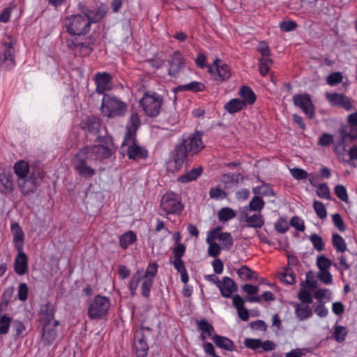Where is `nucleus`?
I'll use <instances>...</instances> for the list:
<instances>
[{
	"label": "nucleus",
	"instance_id": "nucleus-1",
	"mask_svg": "<svg viewBox=\"0 0 357 357\" xmlns=\"http://www.w3.org/2000/svg\"><path fill=\"white\" fill-rule=\"evenodd\" d=\"M92 21L87 15H73L65 18L63 26L68 36L63 44L75 56L84 57L93 50L95 40L86 36L90 31Z\"/></svg>",
	"mask_w": 357,
	"mask_h": 357
},
{
	"label": "nucleus",
	"instance_id": "nucleus-2",
	"mask_svg": "<svg viewBox=\"0 0 357 357\" xmlns=\"http://www.w3.org/2000/svg\"><path fill=\"white\" fill-rule=\"evenodd\" d=\"M204 148V144L202 139V133L199 131H195L183 139L182 143L176 144L172 152V158L176 169H179L182 167L188 155H194Z\"/></svg>",
	"mask_w": 357,
	"mask_h": 357
},
{
	"label": "nucleus",
	"instance_id": "nucleus-3",
	"mask_svg": "<svg viewBox=\"0 0 357 357\" xmlns=\"http://www.w3.org/2000/svg\"><path fill=\"white\" fill-rule=\"evenodd\" d=\"M96 141L100 144L85 146L82 149L91 157V160L96 161L109 158L116 151L112 138L108 136H99Z\"/></svg>",
	"mask_w": 357,
	"mask_h": 357
},
{
	"label": "nucleus",
	"instance_id": "nucleus-4",
	"mask_svg": "<svg viewBox=\"0 0 357 357\" xmlns=\"http://www.w3.org/2000/svg\"><path fill=\"white\" fill-rule=\"evenodd\" d=\"M162 102V96L155 91L145 92L139 100L144 113L151 117H155L160 114Z\"/></svg>",
	"mask_w": 357,
	"mask_h": 357
},
{
	"label": "nucleus",
	"instance_id": "nucleus-5",
	"mask_svg": "<svg viewBox=\"0 0 357 357\" xmlns=\"http://www.w3.org/2000/svg\"><path fill=\"white\" fill-rule=\"evenodd\" d=\"M102 109L109 118L123 116L127 110V105L114 96L105 94L102 100Z\"/></svg>",
	"mask_w": 357,
	"mask_h": 357
},
{
	"label": "nucleus",
	"instance_id": "nucleus-6",
	"mask_svg": "<svg viewBox=\"0 0 357 357\" xmlns=\"http://www.w3.org/2000/svg\"><path fill=\"white\" fill-rule=\"evenodd\" d=\"M110 305L109 298L96 295L89 302L87 314L91 319H100L107 314Z\"/></svg>",
	"mask_w": 357,
	"mask_h": 357
},
{
	"label": "nucleus",
	"instance_id": "nucleus-7",
	"mask_svg": "<svg viewBox=\"0 0 357 357\" xmlns=\"http://www.w3.org/2000/svg\"><path fill=\"white\" fill-rule=\"evenodd\" d=\"M160 208L166 216L171 214L179 215L183 211V206L176 194L168 192L161 199Z\"/></svg>",
	"mask_w": 357,
	"mask_h": 357
},
{
	"label": "nucleus",
	"instance_id": "nucleus-8",
	"mask_svg": "<svg viewBox=\"0 0 357 357\" xmlns=\"http://www.w3.org/2000/svg\"><path fill=\"white\" fill-rule=\"evenodd\" d=\"M88 160H91V158L82 148L79 150L73 160L76 172L84 178L91 177L96 173L95 169L87 165Z\"/></svg>",
	"mask_w": 357,
	"mask_h": 357
},
{
	"label": "nucleus",
	"instance_id": "nucleus-9",
	"mask_svg": "<svg viewBox=\"0 0 357 357\" xmlns=\"http://www.w3.org/2000/svg\"><path fill=\"white\" fill-rule=\"evenodd\" d=\"M43 175L39 171H32L29 177L17 181L21 193L24 196L33 195L40 185Z\"/></svg>",
	"mask_w": 357,
	"mask_h": 357
},
{
	"label": "nucleus",
	"instance_id": "nucleus-10",
	"mask_svg": "<svg viewBox=\"0 0 357 357\" xmlns=\"http://www.w3.org/2000/svg\"><path fill=\"white\" fill-rule=\"evenodd\" d=\"M9 41H3V52L0 54V68L10 70L15 66L14 40L8 37Z\"/></svg>",
	"mask_w": 357,
	"mask_h": 357
},
{
	"label": "nucleus",
	"instance_id": "nucleus-11",
	"mask_svg": "<svg viewBox=\"0 0 357 357\" xmlns=\"http://www.w3.org/2000/svg\"><path fill=\"white\" fill-rule=\"evenodd\" d=\"M292 100L294 105L301 109L308 119H312L314 118L316 107L310 94L307 93L295 94Z\"/></svg>",
	"mask_w": 357,
	"mask_h": 357
},
{
	"label": "nucleus",
	"instance_id": "nucleus-12",
	"mask_svg": "<svg viewBox=\"0 0 357 357\" xmlns=\"http://www.w3.org/2000/svg\"><path fill=\"white\" fill-rule=\"evenodd\" d=\"M122 147L127 146V155L130 159H145L148 157V151L137 144L136 137L123 138Z\"/></svg>",
	"mask_w": 357,
	"mask_h": 357
},
{
	"label": "nucleus",
	"instance_id": "nucleus-13",
	"mask_svg": "<svg viewBox=\"0 0 357 357\" xmlns=\"http://www.w3.org/2000/svg\"><path fill=\"white\" fill-rule=\"evenodd\" d=\"M213 66L215 70H213L211 65H208V73L213 75L214 80L222 82L231 77L230 68L222 60L218 58L215 59L213 61Z\"/></svg>",
	"mask_w": 357,
	"mask_h": 357
},
{
	"label": "nucleus",
	"instance_id": "nucleus-14",
	"mask_svg": "<svg viewBox=\"0 0 357 357\" xmlns=\"http://www.w3.org/2000/svg\"><path fill=\"white\" fill-rule=\"evenodd\" d=\"M243 344L245 347L255 351L258 353H261L262 351H271L275 349V344L271 340H266L262 342L260 339H255V338H245L244 340Z\"/></svg>",
	"mask_w": 357,
	"mask_h": 357
},
{
	"label": "nucleus",
	"instance_id": "nucleus-15",
	"mask_svg": "<svg viewBox=\"0 0 357 357\" xmlns=\"http://www.w3.org/2000/svg\"><path fill=\"white\" fill-rule=\"evenodd\" d=\"M134 347L137 357H146L149 351V346L145 340L143 328L136 329L134 334Z\"/></svg>",
	"mask_w": 357,
	"mask_h": 357
},
{
	"label": "nucleus",
	"instance_id": "nucleus-16",
	"mask_svg": "<svg viewBox=\"0 0 357 357\" xmlns=\"http://www.w3.org/2000/svg\"><path fill=\"white\" fill-rule=\"evenodd\" d=\"M59 325L58 320H54L52 324H43L41 335L43 345L50 346L53 344L57 336L56 328Z\"/></svg>",
	"mask_w": 357,
	"mask_h": 357
},
{
	"label": "nucleus",
	"instance_id": "nucleus-17",
	"mask_svg": "<svg viewBox=\"0 0 357 357\" xmlns=\"http://www.w3.org/2000/svg\"><path fill=\"white\" fill-rule=\"evenodd\" d=\"M186 247L184 244L176 245L172 249L173 259L170 260L174 268L177 272H181L186 270L184 261L182 258L185 255Z\"/></svg>",
	"mask_w": 357,
	"mask_h": 357
},
{
	"label": "nucleus",
	"instance_id": "nucleus-18",
	"mask_svg": "<svg viewBox=\"0 0 357 357\" xmlns=\"http://www.w3.org/2000/svg\"><path fill=\"white\" fill-rule=\"evenodd\" d=\"M326 97L331 106L342 107L347 111H350L353 107L350 99L344 94L326 93Z\"/></svg>",
	"mask_w": 357,
	"mask_h": 357
},
{
	"label": "nucleus",
	"instance_id": "nucleus-19",
	"mask_svg": "<svg viewBox=\"0 0 357 357\" xmlns=\"http://www.w3.org/2000/svg\"><path fill=\"white\" fill-rule=\"evenodd\" d=\"M217 287L219 289L222 296L227 298H231L233 293L238 290L236 283L227 276L224 277L222 281L217 282Z\"/></svg>",
	"mask_w": 357,
	"mask_h": 357
},
{
	"label": "nucleus",
	"instance_id": "nucleus-20",
	"mask_svg": "<svg viewBox=\"0 0 357 357\" xmlns=\"http://www.w3.org/2000/svg\"><path fill=\"white\" fill-rule=\"evenodd\" d=\"M112 76L106 72L97 73L95 74L94 80L96 86V91L99 94L104 93L111 89L110 85Z\"/></svg>",
	"mask_w": 357,
	"mask_h": 357
},
{
	"label": "nucleus",
	"instance_id": "nucleus-21",
	"mask_svg": "<svg viewBox=\"0 0 357 357\" xmlns=\"http://www.w3.org/2000/svg\"><path fill=\"white\" fill-rule=\"evenodd\" d=\"M169 75L172 77H176L184 66V59L180 51H175L168 60Z\"/></svg>",
	"mask_w": 357,
	"mask_h": 357
},
{
	"label": "nucleus",
	"instance_id": "nucleus-22",
	"mask_svg": "<svg viewBox=\"0 0 357 357\" xmlns=\"http://www.w3.org/2000/svg\"><path fill=\"white\" fill-rule=\"evenodd\" d=\"M55 308L50 303L42 305L38 312V321L43 324H52L54 319Z\"/></svg>",
	"mask_w": 357,
	"mask_h": 357
},
{
	"label": "nucleus",
	"instance_id": "nucleus-23",
	"mask_svg": "<svg viewBox=\"0 0 357 357\" xmlns=\"http://www.w3.org/2000/svg\"><path fill=\"white\" fill-rule=\"evenodd\" d=\"M15 188L12 175L3 171L0 174V193L4 195L11 194Z\"/></svg>",
	"mask_w": 357,
	"mask_h": 357
},
{
	"label": "nucleus",
	"instance_id": "nucleus-24",
	"mask_svg": "<svg viewBox=\"0 0 357 357\" xmlns=\"http://www.w3.org/2000/svg\"><path fill=\"white\" fill-rule=\"evenodd\" d=\"M13 170L17 177V181L29 177L32 171H36V169L31 170L29 163L24 160L16 162L13 166Z\"/></svg>",
	"mask_w": 357,
	"mask_h": 357
},
{
	"label": "nucleus",
	"instance_id": "nucleus-25",
	"mask_svg": "<svg viewBox=\"0 0 357 357\" xmlns=\"http://www.w3.org/2000/svg\"><path fill=\"white\" fill-rule=\"evenodd\" d=\"M18 254L15 259V271L19 275H24L28 271V259L26 255L23 252V250H17Z\"/></svg>",
	"mask_w": 357,
	"mask_h": 357
},
{
	"label": "nucleus",
	"instance_id": "nucleus-26",
	"mask_svg": "<svg viewBox=\"0 0 357 357\" xmlns=\"http://www.w3.org/2000/svg\"><path fill=\"white\" fill-rule=\"evenodd\" d=\"M82 128L89 134L96 135L100 128V119L95 116H89L82 122Z\"/></svg>",
	"mask_w": 357,
	"mask_h": 357
},
{
	"label": "nucleus",
	"instance_id": "nucleus-27",
	"mask_svg": "<svg viewBox=\"0 0 357 357\" xmlns=\"http://www.w3.org/2000/svg\"><path fill=\"white\" fill-rule=\"evenodd\" d=\"M141 125L140 119L137 113H132L126 126L124 138L136 137V132Z\"/></svg>",
	"mask_w": 357,
	"mask_h": 357
},
{
	"label": "nucleus",
	"instance_id": "nucleus-28",
	"mask_svg": "<svg viewBox=\"0 0 357 357\" xmlns=\"http://www.w3.org/2000/svg\"><path fill=\"white\" fill-rule=\"evenodd\" d=\"M10 230L13 236V241L17 250H23V243L24 240V232L17 222H13L10 225Z\"/></svg>",
	"mask_w": 357,
	"mask_h": 357
},
{
	"label": "nucleus",
	"instance_id": "nucleus-29",
	"mask_svg": "<svg viewBox=\"0 0 357 357\" xmlns=\"http://www.w3.org/2000/svg\"><path fill=\"white\" fill-rule=\"evenodd\" d=\"M197 324L198 329L202 332L200 339L202 341H205L207 337L212 339V337L215 335L214 327L206 319H201Z\"/></svg>",
	"mask_w": 357,
	"mask_h": 357
},
{
	"label": "nucleus",
	"instance_id": "nucleus-30",
	"mask_svg": "<svg viewBox=\"0 0 357 357\" xmlns=\"http://www.w3.org/2000/svg\"><path fill=\"white\" fill-rule=\"evenodd\" d=\"M212 340L218 348L228 351H234L236 349L234 342L227 337L215 335L212 337Z\"/></svg>",
	"mask_w": 357,
	"mask_h": 357
},
{
	"label": "nucleus",
	"instance_id": "nucleus-31",
	"mask_svg": "<svg viewBox=\"0 0 357 357\" xmlns=\"http://www.w3.org/2000/svg\"><path fill=\"white\" fill-rule=\"evenodd\" d=\"M238 95L242 98L241 101L245 102V106L246 105H253L257 99V96L252 89L248 86H243L241 87Z\"/></svg>",
	"mask_w": 357,
	"mask_h": 357
},
{
	"label": "nucleus",
	"instance_id": "nucleus-32",
	"mask_svg": "<svg viewBox=\"0 0 357 357\" xmlns=\"http://www.w3.org/2000/svg\"><path fill=\"white\" fill-rule=\"evenodd\" d=\"M294 307L296 317L299 321L307 319L313 314L312 310L308 305L296 303Z\"/></svg>",
	"mask_w": 357,
	"mask_h": 357
},
{
	"label": "nucleus",
	"instance_id": "nucleus-33",
	"mask_svg": "<svg viewBox=\"0 0 357 357\" xmlns=\"http://www.w3.org/2000/svg\"><path fill=\"white\" fill-rule=\"evenodd\" d=\"M246 227L255 229H260L264 225V220L260 213H255L252 215H245Z\"/></svg>",
	"mask_w": 357,
	"mask_h": 357
},
{
	"label": "nucleus",
	"instance_id": "nucleus-34",
	"mask_svg": "<svg viewBox=\"0 0 357 357\" xmlns=\"http://www.w3.org/2000/svg\"><path fill=\"white\" fill-rule=\"evenodd\" d=\"M245 102L239 98H233L227 102L225 106V109L229 114L238 112L244 109Z\"/></svg>",
	"mask_w": 357,
	"mask_h": 357
},
{
	"label": "nucleus",
	"instance_id": "nucleus-35",
	"mask_svg": "<svg viewBox=\"0 0 357 357\" xmlns=\"http://www.w3.org/2000/svg\"><path fill=\"white\" fill-rule=\"evenodd\" d=\"M202 172V167H199L197 168H193L190 171L180 176L178 178V181L183 183H189L190 181L196 180L201 175Z\"/></svg>",
	"mask_w": 357,
	"mask_h": 357
},
{
	"label": "nucleus",
	"instance_id": "nucleus-36",
	"mask_svg": "<svg viewBox=\"0 0 357 357\" xmlns=\"http://www.w3.org/2000/svg\"><path fill=\"white\" fill-rule=\"evenodd\" d=\"M238 277L243 280H257L258 274L247 266H242L237 271Z\"/></svg>",
	"mask_w": 357,
	"mask_h": 357
},
{
	"label": "nucleus",
	"instance_id": "nucleus-37",
	"mask_svg": "<svg viewBox=\"0 0 357 357\" xmlns=\"http://www.w3.org/2000/svg\"><path fill=\"white\" fill-rule=\"evenodd\" d=\"M137 240V236L132 231H128L123 234L119 238V245L121 248L126 250Z\"/></svg>",
	"mask_w": 357,
	"mask_h": 357
},
{
	"label": "nucleus",
	"instance_id": "nucleus-38",
	"mask_svg": "<svg viewBox=\"0 0 357 357\" xmlns=\"http://www.w3.org/2000/svg\"><path fill=\"white\" fill-rule=\"evenodd\" d=\"M181 91H191L194 93L202 92L206 90V86L201 82L193 81L190 83L179 86Z\"/></svg>",
	"mask_w": 357,
	"mask_h": 357
},
{
	"label": "nucleus",
	"instance_id": "nucleus-39",
	"mask_svg": "<svg viewBox=\"0 0 357 357\" xmlns=\"http://www.w3.org/2000/svg\"><path fill=\"white\" fill-rule=\"evenodd\" d=\"M332 244L337 252L343 253L347 249V244L342 236L335 233L332 236Z\"/></svg>",
	"mask_w": 357,
	"mask_h": 357
},
{
	"label": "nucleus",
	"instance_id": "nucleus-40",
	"mask_svg": "<svg viewBox=\"0 0 357 357\" xmlns=\"http://www.w3.org/2000/svg\"><path fill=\"white\" fill-rule=\"evenodd\" d=\"M337 262L333 263V266L337 271H339L342 275L344 271H347L350 268L351 266L347 260V257L342 253L337 257Z\"/></svg>",
	"mask_w": 357,
	"mask_h": 357
},
{
	"label": "nucleus",
	"instance_id": "nucleus-41",
	"mask_svg": "<svg viewBox=\"0 0 357 357\" xmlns=\"http://www.w3.org/2000/svg\"><path fill=\"white\" fill-rule=\"evenodd\" d=\"M252 192L255 195L260 196L261 197V196L274 197L275 195L274 190L268 185H262L254 188Z\"/></svg>",
	"mask_w": 357,
	"mask_h": 357
},
{
	"label": "nucleus",
	"instance_id": "nucleus-42",
	"mask_svg": "<svg viewBox=\"0 0 357 357\" xmlns=\"http://www.w3.org/2000/svg\"><path fill=\"white\" fill-rule=\"evenodd\" d=\"M12 318L7 314L0 316V335H6L10 329Z\"/></svg>",
	"mask_w": 357,
	"mask_h": 357
},
{
	"label": "nucleus",
	"instance_id": "nucleus-43",
	"mask_svg": "<svg viewBox=\"0 0 357 357\" xmlns=\"http://www.w3.org/2000/svg\"><path fill=\"white\" fill-rule=\"evenodd\" d=\"M141 274L142 271L138 270L135 274L132 275L130 279V281L129 282V289L130 291V295L132 296H135L136 294V290L142 278L141 276Z\"/></svg>",
	"mask_w": 357,
	"mask_h": 357
},
{
	"label": "nucleus",
	"instance_id": "nucleus-44",
	"mask_svg": "<svg viewBox=\"0 0 357 357\" xmlns=\"http://www.w3.org/2000/svg\"><path fill=\"white\" fill-rule=\"evenodd\" d=\"M235 211L228 207L221 208L218 212V219L221 222H227L236 217Z\"/></svg>",
	"mask_w": 357,
	"mask_h": 357
},
{
	"label": "nucleus",
	"instance_id": "nucleus-45",
	"mask_svg": "<svg viewBox=\"0 0 357 357\" xmlns=\"http://www.w3.org/2000/svg\"><path fill=\"white\" fill-rule=\"evenodd\" d=\"M264 204L263 199L260 196L255 195L249 203V208L252 211L260 212L263 209Z\"/></svg>",
	"mask_w": 357,
	"mask_h": 357
},
{
	"label": "nucleus",
	"instance_id": "nucleus-46",
	"mask_svg": "<svg viewBox=\"0 0 357 357\" xmlns=\"http://www.w3.org/2000/svg\"><path fill=\"white\" fill-rule=\"evenodd\" d=\"M142 283L141 286L142 295L143 297L146 298H149L150 297L151 289L153 284L154 280L152 279H149L142 277Z\"/></svg>",
	"mask_w": 357,
	"mask_h": 357
},
{
	"label": "nucleus",
	"instance_id": "nucleus-47",
	"mask_svg": "<svg viewBox=\"0 0 357 357\" xmlns=\"http://www.w3.org/2000/svg\"><path fill=\"white\" fill-rule=\"evenodd\" d=\"M332 264V261L325 255H320L317 258V266L319 271H328Z\"/></svg>",
	"mask_w": 357,
	"mask_h": 357
},
{
	"label": "nucleus",
	"instance_id": "nucleus-48",
	"mask_svg": "<svg viewBox=\"0 0 357 357\" xmlns=\"http://www.w3.org/2000/svg\"><path fill=\"white\" fill-rule=\"evenodd\" d=\"M259 61L260 73L262 76H265L270 70V68L273 64V60L268 57H262L260 59Z\"/></svg>",
	"mask_w": 357,
	"mask_h": 357
},
{
	"label": "nucleus",
	"instance_id": "nucleus-49",
	"mask_svg": "<svg viewBox=\"0 0 357 357\" xmlns=\"http://www.w3.org/2000/svg\"><path fill=\"white\" fill-rule=\"evenodd\" d=\"M347 333L348 331L346 327L342 326H335L333 337L337 342H342L345 340Z\"/></svg>",
	"mask_w": 357,
	"mask_h": 357
},
{
	"label": "nucleus",
	"instance_id": "nucleus-50",
	"mask_svg": "<svg viewBox=\"0 0 357 357\" xmlns=\"http://www.w3.org/2000/svg\"><path fill=\"white\" fill-rule=\"evenodd\" d=\"M314 248L319 251H323L324 249V243L322 238L317 234H312L309 237Z\"/></svg>",
	"mask_w": 357,
	"mask_h": 357
},
{
	"label": "nucleus",
	"instance_id": "nucleus-51",
	"mask_svg": "<svg viewBox=\"0 0 357 357\" xmlns=\"http://www.w3.org/2000/svg\"><path fill=\"white\" fill-rule=\"evenodd\" d=\"M158 265L156 262L150 263L147 266L145 273L142 277L154 280V278L158 273Z\"/></svg>",
	"mask_w": 357,
	"mask_h": 357
},
{
	"label": "nucleus",
	"instance_id": "nucleus-52",
	"mask_svg": "<svg viewBox=\"0 0 357 357\" xmlns=\"http://www.w3.org/2000/svg\"><path fill=\"white\" fill-rule=\"evenodd\" d=\"M291 175L296 180H305L308 178V173L301 168L294 167L289 169Z\"/></svg>",
	"mask_w": 357,
	"mask_h": 357
},
{
	"label": "nucleus",
	"instance_id": "nucleus-53",
	"mask_svg": "<svg viewBox=\"0 0 357 357\" xmlns=\"http://www.w3.org/2000/svg\"><path fill=\"white\" fill-rule=\"evenodd\" d=\"M315 314L319 317H325L327 316L328 310L324 305V302L319 301L314 304Z\"/></svg>",
	"mask_w": 357,
	"mask_h": 357
},
{
	"label": "nucleus",
	"instance_id": "nucleus-54",
	"mask_svg": "<svg viewBox=\"0 0 357 357\" xmlns=\"http://www.w3.org/2000/svg\"><path fill=\"white\" fill-rule=\"evenodd\" d=\"M313 207L319 218L324 219L326 218V209L322 202L315 200L313 203Z\"/></svg>",
	"mask_w": 357,
	"mask_h": 357
},
{
	"label": "nucleus",
	"instance_id": "nucleus-55",
	"mask_svg": "<svg viewBox=\"0 0 357 357\" xmlns=\"http://www.w3.org/2000/svg\"><path fill=\"white\" fill-rule=\"evenodd\" d=\"M342 75L340 72L332 73L326 78V82L330 86H335L342 81Z\"/></svg>",
	"mask_w": 357,
	"mask_h": 357
},
{
	"label": "nucleus",
	"instance_id": "nucleus-56",
	"mask_svg": "<svg viewBox=\"0 0 357 357\" xmlns=\"http://www.w3.org/2000/svg\"><path fill=\"white\" fill-rule=\"evenodd\" d=\"M333 143V136L331 134L323 133L318 139L317 144L320 146L326 147Z\"/></svg>",
	"mask_w": 357,
	"mask_h": 357
},
{
	"label": "nucleus",
	"instance_id": "nucleus-57",
	"mask_svg": "<svg viewBox=\"0 0 357 357\" xmlns=\"http://www.w3.org/2000/svg\"><path fill=\"white\" fill-rule=\"evenodd\" d=\"M317 195L319 197L326 199H330L329 188L326 183L320 184L316 190Z\"/></svg>",
	"mask_w": 357,
	"mask_h": 357
},
{
	"label": "nucleus",
	"instance_id": "nucleus-58",
	"mask_svg": "<svg viewBox=\"0 0 357 357\" xmlns=\"http://www.w3.org/2000/svg\"><path fill=\"white\" fill-rule=\"evenodd\" d=\"M220 241L222 242L223 248L225 250H229L234 243L231 235L229 232H223L220 236Z\"/></svg>",
	"mask_w": 357,
	"mask_h": 357
},
{
	"label": "nucleus",
	"instance_id": "nucleus-59",
	"mask_svg": "<svg viewBox=\"0 0 357 357\" xmlns=\"http://www.w3.org/2000/svg\"><path fill=\"white\" fill-rule=\"evenodd\" d=\"M209 196L211 199H223L226 198L227 193L218 187H213L210 189Z\"/></svg>",
	"mask_w": 357,
	"mask_h": 357
},
{
	"label": "nucleus",
	"instance_id": "nucleus-60",
	"mask_svg": "<svg viewBox=\"0 0 357 357\" xmlns=\"http://www.w3.org/2000/svg\"><path fill=\"white\" fill-rule=\"evenodd\" d=\"M335 194L342 201L347 202L348 195L346 188L342 185H337L334 188Z\"/></svg>",
	"mask_w": 357,
	"mask_h": 357
},
{
	"label": "nucleus",
	"instance_id": "nucleus-61",
	"mask_svg": "<svg viewBox=\"0 0 357 357\" xmlns=\"http://www.w3.org/2000/svg\"><path fill=\"white\" fill-rule=\"evenodd\" d=\"M222 228L220 227H217L216 228L211 230L206 238V242H214L215 240L220 238V236L222 234L223 232H221Z\"/></svg>",
	"mask_w": 357,
	"mask_h": 357
},
{
	"label": "nucleus",
	"instance_id": "nucleus-62",
	"mask_svg": "<svg viewBox=\"0 0 357 357\" xmlns=\"http://www.w3.org/2000/svg\"><path fill=\"white\" fill-rule=\"evenodd\" d=\"M281 280L288 284H293L296 282L295 274L291 269H286L282 274Z\"/></svg>",
	"mask_w": 357,
	"mask_h": 357
},
{
	"label": "nucleus",
	"instance_id": "nucleus-63",
	"mask_svg": "<svg viewBox=\"0 0 357 357\" xmlns=\"http://www.w3.org/2000/svg\"><path fill=\"white\" fill-rule=\"evenodd\" d=\"M298 25L296 22L288 20L284 21L280 23V28L282 31L289 32L295 30L297 28Z\"/></svg>",
	"mask_w": 357,
	"mask_h": 357
},
{
	"label": "nucleus",
	"instance_id": "nucleus-64",
	"mask_svg": "<svg viewBox=\"0 0 357 357\" xmlns=\"http://www.w3.org/2000/svg\"><path fill=\"white\" fill-rule=\"evenodd\" d=\"M290 225L299 231L305 230L304 221L298 216H294L290 220Z\"/></svg>",
	"mask_w": 357,
	"mask_h": 357
}]
</instances>
